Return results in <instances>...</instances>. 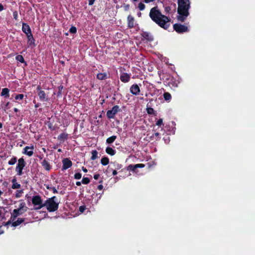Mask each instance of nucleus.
Returning <instances> with one entry per match:
<instances>
[{
  "label": "nucleus",
  "mask_w": 255,
  "mask_h": 255,
  "mask_svg": "<svg viewBox=\"0 0 255 255\" xmlns=\"http://www.w3.org/2000/svg\"><path fill=\"white\" fill-rule=\"evenodd\" d=\"M9 102H7L6 104H5V107L4 108V111H6L8 109V105H9Z\"/></svg>",
  "instance_id": "47"
},
{
  "label": "nucleus",
  "mask_w": 255,
  "mask_h": 255,
  "mask_svg": "<svg viewBox=\"0 0 255 255\" xmlns=\"http://www.w3.org/2000/svg\"><path fill=\"white\" fill-rule=\"evenodd\" d=\"M63 169L65 170L71 166L72 162L68 158H65L63 160Z\"/></svg>",
  "instance_id": "13"
},
{
  "label": "nucleus",
  "mask_w": 255,
  "mask_h": 255,
  "mask_svg": "<svg viewBox=\"0 0 255 255\" xmlns=\"http://www.w3.org/2000/svg\"><path fill=\"white\" fill-rule=\"evenodd\" d=\"M150 18L158 25L164 29H167L170 26V18L161 13L157 6L152 7L149 12Z\"/></svg>",
  "instance_id": "1"
},
{
  "label": "nucleus",
  "mask_w": 255,
  "mask_h": 255,
  "mask_svg": "<svg viewBox=\"0 0 255 255\" xmlns=\"http://www.w3.org/2000/svg\"><path fill=\"white\" fill-rule=\"evenodd\" d=\"M68 135L66 133H62L58 136V139L61 140H63L67 138Z\"/></svg>",
  "instance_id": "28"
},
{
  "label": "nucleus",
  "mask_w": 255,
  "mask_h": 255,
  "mask_svg": "<svg viewBox=\"0 0 255 255\" xmlns=\"http://www.w3.org/2000/svg\"><path fill=\"white\" fill-rule=\"evenodd\" d=\"M95 0H89V5H92L94 3Z\"/></svg>",
  "instance_id": "50"
},
{
  "label": "nucleus",
  "mask_w": 255,
  "mask_h": 255,
  "mask_svg": "<svg viewBox=\"0 0 255 255\" xmlns=\"http://www.w3.org/2000/svg\"><path fill=\"white\" fill-rule=\"evenodd\" d=\"M12 189H18L20 187V185L16 182V180L15 179H13L12 181Z\"/></svg>",
  "instance_id": "22"
},
{
  "label": "nucleus",
  "mask_w": 255,
  "mask_h": 255,
  "mask_svg": "<svg viewBox=\"0 0 255 255\" xmlns=\"http://www.w3.org/2000/svg\"><path fill=\"white\" fill-rule=\"evenodd\" d=\"M97 77L99 80H103L106 78L107 74L105 73H99L97 75Z\"/></svg>",
  "instance_id": "25"
},
{
  "label": "nucleus",
  "mask_w": 255,
  "mask_h": 255,
  "mask_svg": "<svg viewBox=\"0 0 255 255\" xmlns=\"http://www.w3.org/2000/svg\"><path fill=\"white\" fill-rule=\"evenodd\" d=\"M16 162V158L15 157H13L11 158L8 161V164L9 165H13Z\"/></svg>",
  "instance_id": "29"
},
{
  "label": "nucleus",
  "mask_w": 255,
  "mask_h": 255,
  "mask_svg": "<svg viewBox=\"0 0 255 255\" xmlns=\"http://www.w3.org/2000/svg\"><path fill=\"white\" fill-rule=\"evenodd\" d=\"M34 147L33 146H26L24 148V153L28 155L29 156H31L33 153V149Z\"/></svg>",
  "instance_id": "14"
},
{
  "label": "nucleus",
  "mask_w": 255,
  "mask_h": 255,
  "mask_svg": "<svg viewBox=\"0 0 255 255\" xmlns=\"http://www.w3.org/2000/svg\"><path fill=\"white\" fill-rule=\"evenodd\" d=\"M37 89L39 90L38 95L40 99L42 101H47L48 100V98H47L45 92L43 91L40 90V87H37Z\"/></svg>",
  "instance_id": "12"
},
{
  "label": "nucleus",
  "mask_w": 255,
  "mask_h": 255,
  "mask_svg": "<svg viewBox=\"0 0 255 255\" xmlns=\"http://www.w3.org/2000/svg\"><path fill=\"white\" fill-rule=\"evenodd\" d=\"M118 174V172L116 170H114L113 171V175H116Z\"/></svg>",
  "instance_id": "51"
},
{
  "label": "nucleus",
  "mask_w": 255,
  "mask_h": 255,
  "mask_svg": "<svg viewBox=\"0 0 255 255\" xmlns=\"http://www.w3.org/2000/svg\"><path fill=\"white\" fill-rule=\"evenodd\" d=\"M23 193L22 190H17L16 192L15 196L16 198H19L21 197L22 194Z\"/></svg>",
  "instance_id": "35"
},
{
  "label": "nucleus",
  "mask_w": 255,
  "mask_h": 255,
  "mask_svg": "<svg viewBox=\"0 0 255 255\" xmlns=\"http://www.w3.org/2000/svg\"><path fill=\"white\" fill-rule=\"evenodd\" d=\"M3 194V192L0 190V197L1 196V195Z\"/></svg>",
  "instance_id": "58"
},
{
  "label": "nucleus",
  "mask_w": 255,
  "mask_h": 255,
  "mask_svg": "<svg viewBox=\"0 0 255 255\" xmlns=\"http://www.w3.org/2000/svg\"><path fill=\"white\" fill-rule=\"evenodd\" d=\"M133 1H136L137 0H132Z\"/></svg>",
  "instance_id": "61"
},
{
  "label": "nucleus",
  "mask_w": 255,
  "mask_h": 255,
  "mask_svg": "<svg viewBox=\"0 0 255 255\" xmlns=\"http://www.w3.org/2000/svg\"><path fill=\"white\" fill-rule=\"evenodd\" d=\"M107 114L109 118H112V111H108Z\"/></svg>",
  "instance_id": "45"
},
{
  "label": "nucleus",
  "mask_w": 255,
  "mask_h": 255,
  "mask_svg": "<svg viewBox=\"0 0 255 255\" xmlns=\"http://www.w3.org/2000/svg\"><path fill=\"white\" fill-rule=\"evenodd\" d=\"M107 141L108 143H111V142H112V137H109V138L107 139Z\"/></svg>",
  "instance_id": "49"
},
{
  "label": "nucleus",
  "mask_w": 255,
  "mask_h": 255,
  "mask_svg": "<svg viewBox=\"0 0 255 255\" xmlns=\"http://www.w3.org/2000/svg\"><path fill=\"white\" fill-rule=\"evenodd\" d=\"M27 36L28 38V42L29 45H34V39L32 36V34H29Z\"/></svg>",
  "instance_id": "19"
},
{
  "label": "nucleus",
  "mask_w": 255,
  "mask_h": 255,
  "mask_svg": "<svg viewBox=\"0 0 255 255\" xmlns=\"http://www.w3.org/2000/svg\"><path fill=\"white\" fill-rule=\"evenodd\" d=\"M89 182H90V180L87 177L83 178L82 180V183L84 184H87L89 183Z\"/></svg>",
  "instance_id": "34"
},
{
  "label": "nucleus",
  "mask_w": 255,
  "mask_h": 255,
  "mask_svg": "<svg viewBox=\"0 0 255 255\" xmlns=\"http://www.w3.org/2000/svg\"><path fill=\"white\" fill-rule=\"evenodd\" d=\"M47 189L51 190L54 193L57 192L56 189L55 187H50L49 185H46Z\"/></svg>",
  "instance_id": "36"
},
{
  "label": "nucleus",
  "mask_w": 255,
  "mask_h": 255,
  "mask_svg": "<svg viewBox=\"0 0 255 255\" xmlns=\"http://www.w3.org/2000/svg\"><path fill=\"white\" fill-rule=\"evenodd\" d=\"M174 81V79L173 78H172V79H171V82H169V85H172V86H173V87H177V85L175 83V82Z\"/></svg>",
  "instance_id": "33"
},
{
  "label": "nucleus",
  "mask_w": 255,
  "mask_h": 255,
  "mask_svg": "<svg viewBox=\"0 0 255 255\" xmlns=\"http://www.w3.org/2000/svg\"><path fill=\"white\" fill-rule=\"evenodd\" d=\"M2 124L0 123V128H2Z\"/></svg>",
  "instance_id": "60"
},
{
  "label": "nucleus",
  "mask_w": 255,
  "mask_h": 255,
  "mask_svg": "<svg viewBox=\"0 0 255 255\" xmlns=\"http://www.w3.org/2000/svg\"><path fill=\"white\" fill-rule=\"evenodd\" d=\"M174 30L178 33H182L188 32L189 29L187 26L182 25L180 23H175L173 26Z\"/></svg>",
  "instance_id": "6"
},
{
  "label": "nucleus",
  "mask_w": 255,
  "mask_h": 255,
  "mask_svg": "<svg viewBox=\"0 0 255 255\" xmlns=\"http://www.w3.org/2000/svg\"><path fill=\"white\" fill-rule=\"evenodd\" d=\"M147 112L149 115H152L154 114V110L152 108H147L146 109Z\"/></svg>",
  "instance_id": "32"
},
{
  "label": "nucleus",
  "mask_w": 255,
  "mask_h": 255,
  "mask_svg": "<svg viewBox=\"0 0 255 255\" xmlns=\"http://www.w3.org/2000/svg\"><path fill=\"white\" fill-rule=\"evenodd\" d=\"M82 170L85 172H87V169L86 168H84V167H82Z\"/></svg>",
  "instance_id": "53"
},
{
  "label": "nucleus",
  "mask_w": 255,
  "mask_h": 255,
  "mask_svg": "<svg viewBox=\"0 0 255 255\" xmlns=\"http://www.w3.org/2000/svg\"><path fill=\"white\" fill-rule=\"evenodd\" d=\"M3 9V7L2 4H0V11Z\"/></svg>",
  "instance_id": "52"
},
{
  "label": "nucleus",
  "mask_w": 255,
  "mask_h": 255,
  "mask_svg": "<svg viewBox=\"0 0 255 255\" xmlns=\"http://www.w3.org/2000/svg\"><path fill=\"white\" fill-rule=\"evenodd\" d=\"M55 198V196L49 198L44 204V206L49 212H54L58 209L59 204L54 200Z\"/></svg>",
  "instance_id": "4"
},
{
  "label": "nucleus",
  "mask_w": 255,
  "mask_h": 255,
  "mask_svg": "<svg viewBox=\"0 0 255 255\" xmlns=\"http://www.w3.org/2000/svg\"><path fill=\"white\" fill-rule=\"evenodd\" d=\"M26 207L23 204H21L20 207L17 209H14L11 215V218L14 220L18 216L22 214L26 211Z\"/></svg>",
  "instance_id": "5"
},
{
  "label": "nucleus",
  "mask_w": 255,
  "mask_h": 255,
  "mask_svg": "<svg viewBox=\"0 0 255 255\" xmlns=\"http://www.w3.org/2000/svg\"><path fill=\"white\" fill-rule=\"evenodd\" d=\"M138 7L140 10H143L145 8V5L142 2H139L138 3Z\"/></svg>",
  "instance_id": "30"
},
{
  "label": "nucleus",
  "mask_w": 255,
  "mask_h": 255,
  "mask_svg": "<svg viewBox=\"0 0 255 255\" xmlns=\"http://www.w3.org/2000/svg\"><path fill=\"white\" fill-rule=\"evenodd\" d=\"M156 125L158 126H161V125H163V120L162 119H159L156 123Z\"/></svg>",
  "instance_id": "37"
},
{
  "label": "nucleus",
  "mask_w": 255,
  "mask_h": 255,
  "mask_svg": "<svg viewBox=\"0 0 255 255\" xmlns=\"http://www.w3.org/2000/svg\"><path fill=\"white\" fill-rule=\"evenodd\" d=\"M14 111L15 112H18V109L17 108H14Z\"/></svg>",
  "instance_id": "57"
},
{
  "label": "nucleus",
  "mask_w": 255,
  "mask_h": 255,
  "mask_svg": "<svg viewBox=\"0 0 255 255\" xmlns=\"http://www.w3.org/2000/svg\"><path fill=\"white\" fill-rule=\"evenodd\" d=\"M170 10H171V7L170 6H166L165 7V11L166 13H169Z\"/></svg>",
  "instance_id": "42"
},
{
  "label": "nucleus",
  "mask_w": 255,
  "mask_h": 255,
  "mask_svg": "<svg viewBox=\"0 0 255 255\" xmlns=\"http://www.w3.org/2000/svg\"><path fill=\"white\" fill-rule=\"evenodd\" d=\"M76 185H78V186L80 185H81L80 182H76Z\"/></svg>",
  "instance_id": "56"
},
{
  "label": "nucleus",
  "mask_w": 255,
  "mask_h": 255,
  "mask_svg": "<svg viewBox=\"0 0 255 255\" xmlns=\"http://www.w3.org/2000/svg\"><path fill=\"white\" fill-rule=\"evenodd\" d=\"M9 90L7 88H3L2 90V92L1 93V95L3 96H5L6 97H9Z\"/></svg>",
  "instance_id": "21"
},
{
  "label": "nucleus",
  "mask_w": 255,
  "mask_h": 255,
  "mask_svg": "<svg viewBox=\"0 0 255 255\" xmlns=\"http://www.w3.org/2000/svg\"><path fill=\"white\" fill-rule=\"evenodd\" d=\"M74 176L76 179H80L81 178L82 175L80 173H77L75 174Z\"/></svg>",
  "instance_id": "40"
},
{
  "label": "nucleus",
  "mask_w": 255,
  "mask_h": 255,
  "mask_svg": "<svg viewBox=\"0 0 255 255\" xmlns=\"http://www.w3.org/2000/svg\"><path fill=\"white\" fill-rule=\"evenodd\" d=\"M128 27L129 28H132L134 27V17L131 15H129L128 16Z\"/></svg>",
  "instance_id": "11"
},
{
  "label": "nucleus",
  "mask_w": 255,
  "mask_h": 255,
  "mask_svg": "<svg viewBox=\"0 0 255 255\" xmlns=\"http://www.w3.org/2000/svg\"><path fill=\"white\" fill-rule=\"evenodd\" d=\"M16 59L17 61H19V62H20L21 63L24 62V59H23V57L21 55H17L16 57Z\"/></svg>",
  "instance_id": "31"
},
{
  "label": "nucleus",
  "mask_w": 255,
  "mask_h": 255,
  "mask_svg": "<svg viewBox=\"0 0 255 255\" xmlns=\"http://www.w3.org/2000/svg\"><path fill=\"white\" fill-rule=\"evenodd\" d=\"M23 94H19L15 97V99L16 100H22L23 98Z\"/></svg>",
  "instance_id": "39"
},
{
  "label": "nucleus",
  "mask_w": 255,
  "mask_h": 255,
  "mask_svg": "<svg viewBox=\"0 0 255 255\" xmlns=\"http://www.w3.org/2000/svg\"><path fill=\"white\" fill-rule=\"evenodd\" d=\"M24 221L23 219H18L16 221L12 223V226L16 227L18 226Z\"/></svg>",
  "instance_id": "23"
},
{
  "label": "nucleus",
  "mask_w": 255,
  "mask_h": 255,
  "mask_svg": "<svg viewBox=\"0 0 255 255\" xmlns=\"http://www.w3.org/2000/svg\"><path fill=\"white\" fill-rule=\"evenodd\" d=\"M32 202L34 205L42 204L41 198L38 196H34L32 198Z\"/></svg>",
  "instance_id": "16"
},
{
  "label": "nucleus",
  "mask_w": 255,
  "mask_h": 255,
  "mask_svg": "<svg viewBox=\"0 0 255 255\" xmlns=\"http://www.w3.org/2000/svg\"><path fill=\"white\" fill-rule=\"evenodd\" d=\"M120 107L118 106H115L113 107V117L118 111H120Z\"/></svg>",
  "instance_id": "27"
},
{
  "label": "nucleus",
  "mask_w": 255,
  "mask_h": 255,
  "mask_svg": "<svg viewBox=\"0 0 255 255\" xmlns=\"http://www.w3.org/2000/svg\"><path fill=\"white\" fill-rule=\"evenodd\" d=\"M25 163L24 159L20 158L18 159V164L16 167V171L17 172V174L21 175L22 173V169L25 166Z\"/></svg>",
  "instance_id": "7"
},
{
  "label": "nucleus",
  "mask_w": 255,
  "mask_h": 255,
  "mask_svg": "<svg viewBox=\"0 0 255 255\" xmlns=\"http://www.w3.org/2000/svg\"><path fill=\"white\" fill-rule=\"evenodd\" d=\"M145 167V165L144 164L142 163H139V164H136L134 165L130 164L129 165L127 168H124L122 169L121 171H120L118 173H119V176L121 177L122 178H125L126 176H128L130 174H126L125 175H123V173H126L128 171L130 170L132 171L133 172L136 173L137 171V168H143Z\"/></svg>",
  "instance_id": "3"
},
{
  "label": "nucleus",
  "mask_w": 255,
  "mask_h": 255,
  "mask_svg": "<svg viewBox=\"0 0 255 255\" xmlns=\"http://www.w3.org/2000/svg\"><path fill=\"white\" fill-rule=\"evenodd\" d=\"M69 31L72 33H75L77 31L76 28L74 26H72L70 28Z\"/></svg>",
  "instance_id": "38"
},
{
  "label": "nucleus",
  "mask_w": 255,
  "mask_h": 255,
  "mask_svg": "<svg viewBox=\"0 0 255 255\" xmlns=\"http://www.w3.org/2000/svg\"><path fill=\"white\" fill-rule=\"evenodd\" d=\"M116 138V136L113 135V142L114 141L115 139Z\"/></svg>",
  "instance_id": "54"
},
{
  "label": "nucleus",
  "mask_w": 255,
  "mask_h": 255,
  "mask_svg": "<svg viewBox=\"0 0 255 255\" xmlns=\"http://www.w3.org/2000/svg\"><path fill=\"white\" fill-rule=\"evenodd\" d=\"M42 165L43 166V167L46 170H49L51 168V166L49 163L45 160H44L42 162Z\"/></svg>",
  "instance_id": "18"
},
{
  "label": "nucleus",
  "mask_w": 255,
  "mask_h": 255,
  "mask_svg": "<svg viewBox=\"0 0 255 255\" xmlns=\"http://www.w3.org/2000/svg\"><path fill=\"white\" fill-rule=\"evenodd\" d=\"M85 210V206H80L79 207V211L81 212V213H83Z\"/></svg>",
  "instance_id": "44"
},
{
  "label": "nucleus",
  "mask_w": 255,
  "mask_h": 255,
  "mask_svg": "<svg viewBox=\"0 0 255 255\" xmlns=\"http://www.w3.org/2000/svg\"><path fill=\"white\" fill-rule=\"evenodd\" d=\"M99 176H100L99 174H97L94 175V178L95 179L97 180L99 178Z\"/></svg>",
  "instance_id": "48"
},
{
  "label": "nucleus",
  "mask_w": 255,
  "mask_h": 255,
  "mask_svg": "<svg viewBox=\"0 0 255 255\" xmlns=\"http://www.w3.org/2000/svg\"><path fill=\"white\" fill-rule=\"evenodd\" d=\"M37 206H38V207L35 208V209H36V210L40 209L42 207H45V206H44V204H43L37 205Z\"/></svg>",
  "instance_id": "46"
},
{
  "label": "nucleus",
  "mask_w": 255,
  "mask_h": 255,
  "mask_svg": "<svg viewBox=\"0 0 255 255\" xmlns=\"http://www.w3.org/2000/svg\"><path fill=\"white\" fill-rule=\"evenodd\" d=\"M13 17L15 19H17L18 13L17 11H14L13 13Z\"/></svg>",
  "instance_id": "43"
},
{
  "label": "nucleus",
  "mask_w": 255,
  "mask_h": 255,
  "mask_svg": "<svg viewBox=\"0 0 255 255\" xmlns=\"http://www.w3.org/2000/svg\"><path fill=\"white\" fill-rule=\"evenodd\" d=\"M98 153L96 150H93L92 151V156H91V159L92 160L96 159V158H97L98 157Z\"/></svg>",
  "instance_id": "24"
},
{
  "label": "nucleus",
  "mask_w": 255,
  "mask_h": 255,
  "mask_svg": "<svg viewBox=\"0 0 255 255\" xmlns=\"http://www.w3.org/2000/svg\"><path fill=\"white\" fill-rule=\"evenodd\" d=\"M130 92L133 95H138L140 93V89L139 86L136 84H133L130 87Z\"/></svg>",
  "instance_id": "8"
},
{
  "label": "nucleus",
  "mask_w": 255,
  "mask_h": 255,
  "mask_svg": "<svg viewBox=\"0 0 255 255\" xmlns=\"http://www.w3.org/2000/svg\"><path fill=\"white\" fill-rule=\"evenodd\" d=\"M130 74L123 72L120 75V80L124 83L128 82L130 80Z\"/></svg>",
  "instance_id": "9"
},
{
  "label": "nucleus",
  "mask_w": 255,
  "mask_h": 255,
  "mask_svg": "<svg viewBox=\"0 0 255 255\" xmlns=\"http://www.w3.org/2000/svg\"><path fill=\"white\" fill-rule=\"evenodd\" d=\"M106 152L109 154H112V148L108 147L106 149Z\"/></svg>",
  "instance_id": "41"
},
{
  "label": "nucleus",
  "mask_w": 255,
  "mask_h": 255,
  "mask_svg": "<svg viewBox=\"0 0 255 255\" xmlns=\"http://www.w3.org/2000/svg\"><path fill=\"white\" fill-rule=\"evenodd\" d=\"M102 188H103V186H102V185H100L98 186V188H99V189H100V190H101V189H102Z\"/></svg>",
  "instance_id": "55"
},
{
  "label": "nucleus",
  "mask_w": 255,
  "mask_h": 255,
  "mask_svg": "<svg viewBox=\"0 0 255 255\" xmlns=\"http://www.w3.org/2000/svg\"><path fill=\"white\" fill-rule=\"evenodd\" d=\"M109 162V160L107 157H103L101 159V163L103 165H107Z\"/></svg>",
  "instance_id": "26"
},
{
  "label": "nucleus",
  "mask_w": 255,
  "mask_h": 255,
  "mask_svg": "<svg viewBox=\"0 0 255 255\" xmlns=\"http://www.w3.org/2000/svg\"><path fill=\"white\" fill-rule=\"evenodd\" d=\"M151 140H159L160 139V133L158 132H155L150 137Z\"/></svg>",
  "instance_id": "17"
},
{
  "label": "nucleus",
  "mask_w": 255,
  "mask_h": 255,
  "mask_svg": "<svg viewBox=\"0 0 255 255\" xmlns=\"http://www.w3.org/2000/svg\"><path fill=\"white\" fill-rule=\"evenodd\" d=\"M177 13L179 14L177 19L180 22H184L189 15V9L190 8L189 0H178Z\"/></svg>",
  "instance_id": "2"
},
{
  "label": "nucleus",
  "mask_w": 255,
  "mask_h": 255,
  "mask_svg": "<svg viewBox=\"0 0 255 255\" xmlns=\"http://www.w3.org/2000/svg\"><path fill=\"white\" fill-rule=\"evenodd\" d=\"M163 96L165 101H170L171 99V95L168 92L164 93Z\"/></svg>",
  "instance_id": "20"
},
{
  "label": "nucleus",
  "mask_w": 255,
  "mask_h": 255,
  "mask_svg": "<svg viewBox=\"0 0 255 255\" xmlns=\"http://www.w3.org/2000/svg\"><path fill=\"white\" fill-rule=\"evenodd\" d=\"M115 153V150L113 149V155H114Z\"/></svg>",
  "instance_id": "59"
},
{
  "label": "nucleus",
  "mask_w": 255,
  "mask_h": 255,
  "mask_svg": "<svg viewBox=\"0 0 255 255\" xmlns=\"http://www.w3.org/2000/svg\"><path fill=\"white\" fill-rule=\"evenodd\" d=\"M141 35L144 39L148 41L151 42L153 40V37L148 32L143 31Z\"/></svg>",
  "instance_id": "10"
},
{
  "label": "nucleus",
  "mask_w": 255,
  "mask_h": 255,
  "mask_svg": "<svg viewBox=\"0 0 255 255\" xmlns=\"http://www.w3.org/2000/svg\"><path fill=\"white\" fill-rule=\"evenodd\" d=\"M22 31L24 32L27 36L31 34L30 28L28 25L25 23L22 24Z\"/></svg>",
  "instance_id": "15"
}]
</instances>
